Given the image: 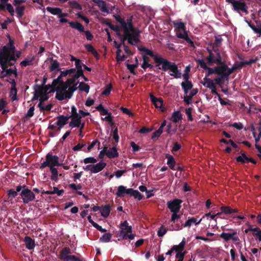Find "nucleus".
Here are the masks:
<instances>
[{
    "label": "nucleus",
    "instance_id": "1",
    "mask_svg": "<svg viewBox=\"0 0 261 261\" xmlns=\"http://www.w3.org/2000/svg\"><path fill=\"white\" fill-rule=\"evenodd\" d=\"M205 60L210 65H213L214 64L217 65L214 68L208 67L206 63L203 60H197L198 65L204 70L207 71V75H210L213 73L217 74L219 76L222 75V73H219L218 71L221 67L225 65V63L222 61V58L220 55V50H211L209 51V55L205 58Z\"/></svg>",
    "mask_w": 261,
    "mask_h": 261
},
{
    "label": "nucleus",
    "instance_id": "2",
    "mask_svg": "<svg viewBox=\"0 0 261 261\" xmlns=\"http://www.w3.org/2000/svg\"><path fill=\"white\" fill-rule=\"evenodd\" d=\"M18 192H20V198L24 204H28L35 199V194L24 185L22 186L21 185H18L16 187V191L13 189L8 190L7 196L8 198L12 200L18 195Z\"/></svg>",
    "mask_w": 261,
    "mask_h": 261
},
{
    "label": "nucleus",
    "instance_id": "3",
    "mask_svg": "<svg viewBox=\"0 0 261 261\" xmlns=\"http://www.w3.org/2000/svg\"><path fill=\"white\" fill-rule=\"evenodd\" d=\"M15 48L13 46H4L0 51V65L2 69L6 68L5 65L9 63V66H13L16 61L14 55Z\"/></svg>",
    "mask_w": 261,
    "mask_h": 261
},
{
    "label": "nucleus",
    "instance_id": "4",
    "mask_svg": "<svg viewBox=\"0 0 261 261\" xmlns=\"http://www.w3.org/2000/svg\"><path fill=\"white\" fill-rule=\"evenodd\" d=\"M243 67L242 62H236L230 68L226 64L223 65L221 69L218 68L219 73H222V75L215 78V84L221 85L225 80H228L229 76L236 70L242 68Z\"/></svg>",
    "mask_w": 261,
    "mask_h": 261
},
{
    "label": "nucleus",
    "instance_id": "5",
    "mask_svg": "<svg viewBox=\"0 0 261 261\" xmlns=\"http://www.w3.org/2000/svg\"><path fill=\"white\" fill-rule=\"evenodd\" d=\"M136 33L137 34V35H135L134 33L131 32V31L128 30H123V37L120 38L121 45H123L124 46L125 45V41L127 40L128 43L131 45H135L136 43H137L140 42L139 37L140 35L141 32L139 30L136 28Z\"/></svg>",
    "mask_w": 261,
    "mask_h": 261
},
{
    "label": "nucleus",
    "instance_id": "6",
    "mask_svg": "<svg viewBox=\"0 0 261 261\" xmlns=\"http://www.w3.org/2000/svg\"><path fill=\"white\" fill-rule=\"evenodd\" d=\"M181 202L182 201L178 199H175L167 202L168 207L172 213L171 221L173 223L177 222L178 219H180V216L179 215H178L177 213L179 212L181 207L180 204Z\"/></svg>",
    "mask_w": 261,
    "mask_h": 261
},
{
    "label": "nucleus",
    "instance_id": "7",
    "mask_svg": "<svg viewBox=\"0 0 261 261\" xmlns=\"http://www.w3.org/2000/svg\"><path fill=\"white\" fill-rule=\"evenodd\" d=\"M61 165L62 164L59 163V158L56 155H53L51 152H48L45 156V160L41 163L39 168L43 170L46 167L50 168Z\"/></svg>",
    "mask_w": 261,
    "mask_h": 261
},
{
    "label": "nucleus",
    "instance_id": "8",
    "mask_svg": "<svg viewBox=\"0 0 261 261\" xmlns=\"http://www.w3.org/2000/svg\"><path fill=\"white\" fill-rule=\"evenodd\" d=\"M63 76L60 74L56 79L53 80L52 82V85L53 87H55V89H54L51 90L52 92H57L56 94V98L59 100H64V97L60 94L62 91L64 90V84L63 83H65L62 80Z\"/></svg>",
    "mask_w": 261,
    "mask_h": 261
},
{
    "label": "nucleus",
    "instance_id": "9",
    "mask_svg": "<svg viewBox=\"0 0 261 261\" xmlns=\"http://www.w3.org/2000/svg\"><path fill=\"white\" fill-rule=\"evenodd\" d=\"M115 18L116 20L121 24L123 30L128 29L131 32L134 33L135 35H137V34L135 32L136 31V28H135L133 23V16H130L126 20L119 15L115 16Z\"/></svg>",
    "mask_w": 261,
    "mask_h": 261
},
{
    "label": "nucleus",
    "instance_id": "10",
    "mask_svg": "<svg viewBox=\"0 0 261 261\" xmlns=\"http://www.w3.org/2000/svg\"><path fill=\"white\" fill-rule=\"evenodd\" d=\"M120 230L119 231V237L120 238L125 237L126 234L132 232V227L129 225L128 222L125 220L121 222L119 225Z\"/></svg>",
    "mask_w": 261,
    "mask_h": 261
},
{
    "label": "nucleus",
    "instance_id": "11",
    "mask_svg": "<svg viewBox=\"0 0 261 261\" xmlns=\"http://www.w3.org/2000/svg\"><path fill=\"white\" fill-rule=\"evenodd\" d=\"M232 7L233 10L239 14L242 12L244 13L245 14H248L249 13L248 6L245 2L237 1Z\"/></svg>",
    "mask_w": 261,
    "mask_h": 261
},
{
    "label": "nucleus",
    "instance_id": "12",
    "mask_svg": "<svg viewBox=\"0 0 261 261\" xmlns=\"http://www.w3.org/2000/svg\"><path fill=\"white\" fill-rule=\"evenodd\" d=\"M60 21L62 23L68 22L72 28L75 29L82 33L84 32V27L83 24L78 21H69L68 19L63 17L60 18Z\"/></svg>",
    "mask_w": 261,
    "mask_h": 261
},
{
    "label": "nucleus",
    "instance_id": "13",
    "mask_svg": "<svg viewBox=\"0 0 261 261\" xmlns=\"http://www.w3.org/2000/svg\"><path fill=\"white\" fill-rule=\"evenodd\" d=\"M78 84L79 82H76L75 84H72L71 86L68 87L67 88L68 90L66 89L65 90L61 92L60 94L64 97V99L65 98L70 99L72 97L73 92L78 88V87H76Z\"/></svg>",
    "mask_w": 261,
    "mask_h": 261
},
{
    "label": "nucleus",
    "instance_id": "14",
    "mask_svg": "<svg viewBox=\"0 0 261 261\" xmlns=\"http://www.w3.org/2000/svg\"><path fill=\"white\" fill-rule=\"evenodd\" d=\"M82 116L80 115L72 116L71 121L70 122L69 127L72 128L76 127H79L81 124V119Z\"/></svg>",
    "mask_w": 261,
    "mask_h": 261
},
{
    "label": "nucleus",
    "instance_id": "15",
    "mask_svg": "<svg viewBox=\"0 0 261 261\" xmlns=\"http://www.w3.org/2000/svg\"><path fill=\"white\" fill-rule=\"evenodd\" d=\"M37 88L39 90V93H45V94H49L50 93H53L51 90L55 89L56 88L53 87L52 84L51 85H44L42 86L36 85Z\"/></svg>",
    "mask_w": 261,
    "mask_h": 261
},
{
    "label": "nucleus",
    "instance_id": "16",
    "mask_svg": "<svg viewBox=\"0 0 261 261\" xmlns=\"http://www.w3.org/2000/svg\"><path fill=\"white\" fill-rule=\"evenodd\" d=\"M21 1L19 0H14L13 4L16 6V11L19 18H21L24 14V10L25 9L24 6H19V5L21 3Z\"/></svg>",
    "mask_w": 261,
    "mask_h": 261
},
{
    "label": "nucleus",
    "instance_id": "17",
    "mask_svg": "<svg viewBox=\"0 0 261 261\" xmlns=\"http://www.w3.org/2000/svg\"><path fill=\"white\" fill-rule=\"evenodd\" d=\"M107 164L100 161L96 164H92V173H97L102 171L106 166Z\"/></svg>",
    "mask_w": 261,
    "mask_h": 261
},
{
    "label": "nucleus",
    "instance_id": "18",
    "mask_svg": "<svg viewBox=\"0 0 261 261\" xmlns=\"http://www.w3.org/2000/svg\"><path fill=\"white\" fill-rule=\"evenodd\" d=\"M186 244L185 239L184 238L182 241L179 243L178 245H174L172 247V250L176 252V254H179L180 255H184L185 253H182L184 250Z\"/></svg>",
    "mask_w": 261,
    "mask_h": 261
},
{
    "label": "nucleus",
    "instance_id": "19",
    "mask_svg": "<svg viewBox=\"0 0 261 261\" xmlns=\"http://www.w3.org/2000/svg\"><path fill=\"white\" fill-rule=\"evenodd\" d=\"M25 247L29 250H32L35 246V241L29 236H26L23 240Z\"/></svg>",
    "mask_w": 261,
    "mask_h": 261
},
{
    "label": "nucleus",
    "instance_id": "20",
    "mask_svg": "<svg viewBox=\"0 0 261 261\" xmlns=\"http://www.w3.org/2000/svg\"><path fill=\"white\" fill-rule=\"evenodd\" d=\"M71 253V250L67 247H64L60 252L59 258L61 260L64 261L66 257H68Z\"/></svg>",
    "mask_w": 261,
    "mask_h": 261
},
{
    "label": "nucleus",
    "instance_id": "21",
    "mask_svg": "<svg viewBox=\"0 0 261 261\" xmlns=\"http://www.w3.org/2000/svg\"><path fill=\"white\" fill-rule=\"evenodd\" d=\"M170 71L172 72V73H170L171 76H174L175 78L178 79L180 78L181 76V73L178 69L177 66L174 63L171 67L170 69Z\"/></svg>",
    "mask_w": 261,
    "mask_h": 261
},
{
    "label": "nucleus",
    "instance_id": "22",
    "mask_svg": "<svg viewBox=\"0 0 261 261\" xmlns=\"http://www.w3.org/2000/svg\"><path fill=\"white\" fill-rule=\"evenodd\" d=\"M150 98L151 102L155 105V107L161 108L163 105V100L161 98H157L152 94H150Z\"/></svg>",
    "mask_w": 261,
    "mask_h": 261
},
{
    "label": "nucleus",
    "instance_id": "23",
    "mask_svg": "<svg viewBox=\"0 0 261 261\" xmlns=\"http://www.w3.org/2000/svg\"><path fill=\"white\" fill-rule=\"evenodd\" d=\"M220 210L221 211V213L226 215H230L236 213L238 212V210L237 208H232L228 206H222L220 207Z\"/></svg>",
    "mask_w": 261,
    "mask_h": 261
},
{
    "label": "nucleus",
    "instance_id": "24",
    "mask_svg": "<svg viewBox=\"0 0 261 261\" xmlns=\"http://www.w3.org/2000/svg\"><path fill=\"white\" fill-rule=\"evenodd\" d=\"M94 1V3L96 4L97 6L100 8V10L102 12L109 13V10L107 8V4L106 2L102 0H95Z\"/></svg>",
    "mask_w": 261,
    "mask_h": 261
},
{
    "label": "nucleus",
    "instance_id": "25",
    "mask_svg": "<svg viewBox=\"0 0 261 261\" xmlns=\"http://www.w3.org/2000/svg\"><path fill=\"white\" fill-rule=\"evenodd\" d=\"M107 156L110 159L117 158L119 156L117 149L115 146L110 148L109 150L107 149Z\"/></svg>",
    "mask_w": 261,
    "mask_h": 261
},
{
    "label": "nucleus",
    "instance_id": "26",
    "mask_svg": "<svg viewBox=\"0 0 261 261\" xmlns=\"http://www.w3.org/2000/svg\"><path fill=\"white\" fill-rule=\"evenodd\" d=\"M181 86L184 89L185 94L186 95L193 87V85L191 81L183 82L181 83Z\"/></svg>",
    "mask_w": 261,
    "mask_h": 261
},
{
    "label": "nucleus",
    "instance_id": "27",
    "mask_svg": "<svg viewBox=\"0 0 261 261\" xmlns=\"http://www.w3.org/2000/svg\"><path fill=\"white\" fill-rule=\"evenodd\" d=\"M111 212V207L109 204L105 205L100 210L101 216L104 218H107Z\"/></svg>",
    "mask_w": 261,
    "mask_h": 261
},
{
    "label": "nucleus",
    "instance_id": "28",
    "mask_svg": "<svg viewBox=\"0 0 261 261\" xmlns=\"http://www.w3.org/2000/svg\"><path fill=\"white\" fill-rule=\"evenodd\" d=\"M49 170L51 172L50 179L55 182H57L58 180V171L55 167H50Z\"/></svg>",
    "mask_w": 261,
    "mask_h": 261
},
{
    "label": "nucleus",
    "instance_id": "29",
    "mask_svg": "<svg viewBox=\"0 0 261 261\" xmlns=\"http://www.w3.org/2000/svg\"><path fill=\"white\" fill-rule=\"evenodd\" d=\"M205 72H206V75H205V77L204 78V80L205 81L204 85L209 89H212V88L214 89V87L216 86H215V84L214 82V81L213 80L207 79L206 77L208 75H207V71L206 70H205Z\"/></svg>",
    "mask_w": 261,
    "mask_h": 261
},
{
    "label": "nucleus",
    "instance_id": "30",
    "mask_svg": "<svg viewBox=\"0 0 261 261\" xmlns=\"http://www.w3.org/2000/svg\"><path fill=\"white\" fill-rule=\"evenodd\" d=\"M51 63L50 65L49 69L51 71H60V69L59 68V63L56 60H54L53 58L50 59Z\"/></svg>",
    "mask_w": 261,
    "mask_h": 261
},
{
    "label": "nucleus",
    "instance_id": "31",
    "mask_svg": "<svg viewBox=\"0 0 261 261\" xmlns=\"http://www.w3.org/2000/svg\"><path fill=\"white\" fill-rule=\"evenodd\" d=\"M166 158L167 159V164L171 169H174V167L175 165V161L172 155L167 154Z\"/></svg>",
    "mask_w": 261,
    "mask_h": 261
},
{
    "label": "nucleus",
    "instance_id": "32",
    "mask_svg": "<svg viewBox=\"0 0 261 261\" xmlns=\"http://www.w3.org/2000/svg\"><path fill=\"white\" fill-rule=\"evenodd\" d=\"M77 76H75L73 75L71 78L68 79L65 83H63L64 84V90L67 89L68 87L71 86L72 84H75V81L77 79Z\"/></svg>",
    "mask_w": 261,
    "mask_h": 261
},
{
    "label": "nucleus",
    "instance_id": "33",
    "mask_svg": "<svg viewBox=\"0 0 261 261\" xmlns=\"http://www.w3.org/2000/svg\"><path fill=\"white\" fill-rule=\"evenodd\" d=\"M46 10L50 13L51 14L56 15H59V14H61L62 12V10L60 8H54V7H47L46 8Z\"/></svg>",
    "mask_w": 261,
    "mask_h": 261
},
{
    "label": "nucleus",
    "instance_id": "34",
    "mask_svg": "<svg viewBox=\"0 0 261 261\" xmlns=\"http://www.w3.org/2000/svg\"><path fill=\"white\" fill-rule=\"evenodd\" d=\"M177 36L179 38L185 39V40L189 43V45L193 47H195L194 42L187 36V35L185 34H182L181 33H177Z\"/></svg>",
    "mask_w": 261,
    "mask_h": 261
},
{
    "label": "nucleus",
    "instance_id": "35",
    "mask_svg": "<svg viewBox=\"0 0 261 261\" xmlns=\"http://www.w3.org/2000/svg\"><path fill=\"white\" fill-rule=\"evenodd\" d=\"M35 59V57L33 56L31 58H27L24 60L21 61L20 65L21 66L26 67L29 65H32L33 64V61Z\"/></svg>",
    "mask_w": 261,
    "mask_h": 261
},
{
    "label": "nucleus",
    "instance_id": "36",
    "mask_svg": "<svg viewBox=\"0 0 261 261\" xmlns=\"http://www.w3.org/2000/svg\"><path fill=\"white\" fill-rule=\"evenodd\" d=\"M57 121L55 123V125L63 127L65 124H67V122L64 119V115H60L57 117Z\"/></svg>",
    "mask_w": 261,
    "mask_h": 261
},
{
    "label": "nucleus",
    "instance_id": "37",
    "mask_svg": "<svg viewBox=\"0 0 261 261\" xmlns=\"http://www.w3.org/2000/svg\"><path fill=\"white\" fill-rule=\"evenodd\" d=\"M85 47L87 50L92 53L95 57L97 58L98 57V54L97 50L91 44H86L85 45Z\"/></svg>",
    "mask_w": 261,
    "mask_h": 261
},
{
    "label": "nucleus",
    "instance_id": "38",
    "mask_svg": "<svg viewBox=\"0 0 261 261\" xmlns=\"http://www.w3.org/2000/svg\"><path fill=\"white\" fill-rule=\"evenodd\" d=\"M68 4L72 9L82 10V6L76 1H71L68 2Z\"/></svg>",
    "mask_w": 261,
    "mask_h": 261
},
{
    "label": "nucleus",
    "instance_id": "39",
    "mask_svg": "<svg viewBox=\"0 0 261 261\" xmlns=\"http://www.w3.org/2000/svg\"><path fill=\"white\" fill-rule=\"evenodd\" d=\"M174 63L171 62L165 59L162 64V68L159 67V69H162L163 71H166L167 70H170V68Z\"/></svg>",
    "mask_w": 261,
    "mask_h": 261
},
{
    "label": "nucleus",
    "instance_id": "40",
    "mask_svg": "<svg viewBox=\"0 0 261 261\" xmlns=\"http://www.w3.org/2000/svg\"><path fill=\"white\" fill-rule=\"evenodd\" d=\"M222 40L221 38L216 37L214 42L212 44V49L214 50H219V47L221 44Z\"/></svg>",
    "mask_w": 261,
    "mask_h": 261
},
{
    "label": "nucleus",
    "instance_id": "41",
    "mask_svg": "<svg viewBox=\"0 0 261 261\" xmlns=\"http://www.w3.org/2000/svg\"><path fill=\"white\" fill-rule=\"evenodd\" d=\"M138 49L141 51L144 52L145 54L144 55H145L146 56L148 55L153 58V57L155 55V54H153L152 50L147 49V48L143 46H141L139 47Z\"/></svg>",
    "mask_w": 261,
    "mask_h": 261
},
{
    "label": "nucleus",
    "instance_id": "42",
    "mask_svg": "<svg viewBox=\"0 0 261 261\" xmlns=\"http://www.w3.org/2000/svg\"><path fill=\"white\" fill-rule=\"evenodd\" d=\"M136 64H126L127 68L129 70L130 72L134 75L136 74V72L135 71V69L136 68H137L138 66V60L137 58H136Z\"/></svg>",
    "mask_w": 261,
    "mask_h": 261
},
{
    "label": "nucleus",
    "instance_id": "43",
    "mask_svg": "<svg viewBox=\"0 0 261 261\" xmlns=\"http://www.w3.org/2000/svg\"><path fill=\"white\" fill-rule=\"evenodd\" d=\"M172 120L175 122H178L181 119V114L179 111L174 112L172 115Z\"/></svg>",
    "mask_w": 261,
    "mask_h": 261
},
{
    "label": "nucleus",
    "instance_id": "44",
    "mask_svg": "<svg viewBox=\"0 0 261 261\" xmlns=\"http://www.w3.org/2000/svg\"><path fill=\"white\" fill-rule=\"evenodd\" d=\"M8 65H9V63H6V64L5 65L6 68L5 69H3V70H5L6 71V74L5 75H4V76L6 75L10 76L12 74H14L16 76L17 75L16 69H15V70H13L12 68L7 69Z\"/></svg>",
    "mask_w": 261,
    "mask_h": 261
},
{
    "label": "nucleus",
    "instance_id": "45",
    "mask_svg": "<svg viewBox=\"0 0 261 261\" xmlns=\"http://www.w3.org/2000/svg\"><path fill=\"white\" fill-rule=\"evenodd\" d=\"M125 187L123 186H119L118 187V191L116 193V195L118 197H123L124 194H125Z\"/></svg>",
    "mask_w": 261,
    "mask_h": 261
},
{
    "label": "nucleus",
    "instance_id": "46",
    "mask_svg": "<svg viewBox=\"0 0 261 261\" xmlns=\"http://www.w3.org/2000/svg\"><path fill=\"white\" fill-rule=\"evenodd\" d=\"M173 24L174 27H175L178 31H185V25L182 21L178 20L176 22H174Z\"/></svg>",
    "mask_w": 261,
    "mask_h": 261
},
{
    "label": "nucleus",
    "instance_id": "47",
    "mask_svg": "<svg viewBox=\"0 0 261 261\" xmlns=\"http://www.w3.org/2000/svg\"><path fill=\"white\" fill-rule=\"evenodd\" d=\"M78 88L81 91H85V92L88 93L89 92L90 86L88 84L84 82H81L80 83Z\"/></svg>",
    "mask_w": 261,
    "mask_h": 261
},
{
    "label": "nucleus",
    "instance_id": "48",
    "mask_svg": "<svg viewBox=\"0 0 261 261\" xmlns=\"http://www.w3.org/2000/svg\"><path fill=\"white\" fill-rule=\"evenodd\" d=\"M112 238V234L110 233H107L103 234L99 239V241L101 242L107 243L109 242Z\"/></svg>",
    "mask_w": 261,
    "mask_h": 261
},
{
    "label": "nucleus",
    "instance_id": "49",
    "mask_svg": "<svg viewBox=\"0 0 261 261\" xmlns=\"http://www.w3.org/2000/svg\"><path fill=\"white\" fill-rule=\"evenodd\" d=\"M245 21L255 33L261 35V27H256L254 24H252L250 21L247 20H245Z\"/></svg>",
    "mask_w": 261,
    "mask_h": 261
},
{
    "label": "nucleus",
    "instance_id": "50",
    "mask_svg": "<svg viewBox=\"0 0 261 261\" xmlns=\"http://www.w3.org/2000/svg\"><path fill=\"white\" fill-rule=\"evenodd\" d=\"M236 234L235 232L232 233H226V232H222L220 234V237L223 239L225 241L228 242L229 240L231 239L232 236H233Z\"/></svg>",
    "mask_w": 261,
    "mask_h": 261
},
{
    "label": "nucleus",
    "instance_id": "51",
    "mask_svg": "<svg viewBox=\"0 0 261 261\" xmlns=\"http://www.w3.org/2000/svg\"><path fill=\"white\" fill-rule=\"evenodd\" d=\"M196 94V89H194L190 95H186L184 97V101L187 104H190L192 101V97Z\"/></svg>",
    "mask_w": 261,
    "mask_h": 261
},
{
    "label": "nucleus",
    "instance_id": "52",
    "mask_svg": "<svg viewBox=\"0 0 261 261\" xmlns=\"http://www.w3.org/2000/svg\"><path fill=\"white\" fill-rule=\"evenodd\" d=\"M198 122H208L209 121V117L207 115H199L197 116V121Z\"/></svg>",
    "mask_w": 261,
    "mask_h": 261
},
{
    "label": "nucleus",
    "instance_id": "53",
    "mask_svg": "<svg viewBox=\"0 0 261 261\" xmlns=\"http://www.w3.org/2000/svg\"><path fill=\"white\" fill-rule=\"evenodd\" d=\"M154 62L156 63V66H159L162 64L164 62L165 59L163 58L161 56L155 55L153 57Z\"/></svg>",
    "mask_w": 261,
    "mask_h": 261
},
{
    "label": "nucleus",
    "instance_id": "54",
    "mask_svg": "<svg viewBox=\"0 0 261 261\" xmlns=\"http://www.w3.org/2000/svg\"><path fill=\"white\" fill-rule=\"evenodd\" d=\"M17 90L15 87H11L10 91V96H12L11 99L14 101L17 99Z\"/></svg>",
    "mask_w": 261,
    "mask_h": 261
},
{
    "label": "nucleus",
    "instance_id": "55",
    "mask_svg": "<svg viewBox=\"0 0 261 261\" xmlns=\"http://www.w3.org/2000/svg\"><path fill=\"white\" fill-rule=\"evenodd\" d=\"M97 162V160L94 157H88L84 159V163L85 164H94Z\"/></svg>",
    "mask_w": 261,
    "mask_h": 261
},
{
    "label": "nucleus",
    "instance_id": "56",
    "mask_svg": "<svg viewBox=\"0 0 261 261\" xmlns=\"http://www.w3.org/2000/svg\"><path fill=\"white\" fill-rule=\"evenodd\" d=\"M64 261H83V260L80 257L71 255L66 257V259Z\"/></svg>",
    "mask_w": 261,
    "mask_h": 261
},
{
    "label": "nucleus",
    "instance_id": "57",
    "mask_svg": "<svg viewBox=\"0 0 261 261\" xmlns=\"http://www.w3.org/2000/svg\"><path fill=\"white\" fill-rule=\"evenodd\" d=\"M34 106L31 107L29 110L28 111L27 114H25V117L28 119H29L33 117L34 115Z\"/></svg>",
    "mask_w": 261,
    "mask_h": 261
},
{
    "label": "nucleus",
    "instance_id": "58",
    "mask_svg": "<svg viewBox=\"0 0 261 261\" xmlns=\"http://www.w3.org/2000/svg\"><path fill=\"white\" fill-rule=\"evenodd\" d=\"M247 156L245 152H241V155L236 157V160L237 162L241 163L242 164H244L243 159L245 158Z\"/></svg>",
    "mask_w": 261,
    "mask_h": 261
},
{
    "label": "nucleus",
    "instance_id": "59",
    "mask_svg": "<svg viewBox=\"0 0 261 261\" xmlns=\"http://www.w3.org/2000/svg\"><path fill=\"white\" fill-rule=\"evenodd\" d=\"M135 198L137 199L138 200H141L143 197V195H142L138 190H135V192H133L132 195Z\"/></svg>",
    "mask_w": 261,
    "mask_h": 261
},
{
    "label": "nucleus",
    "instance_id": "60",
    "mask_svg": "<svg viewBox=\"0 0 261 261\" xmlns=\"http://www.w3.org/2000/svg\"><path fill=\"white\" fill-rule=\"evenodd\" d=\"M192 223L196 224V218H195L193 217L191 219L188 220L185 222V223L184 224V227L190 226Z\"/></svg>",
    "mask_w": 261,
    "mask_h": 261
},
{
    "label": "nucleus",
    "instance_id": "61",
    "mask_svg": "<svg viewBox=\"0 0 261 261\" xmlns=\"http://www.w3.org/2000/svg\"><path fill=\"white\" fill-rule=\"evenodd\" d=\"M96 144H98V146L100 145V142L98 140H95L89 145L87 148V150L86 151L89 152L92 149Z\"/></svg>",
    "mask_w": 261,
    "mask_h": 261
},
{
    "label": "nucleus",
    "instance_id": "62",
    "mask_svg": "<svg viewBox=\"0 0 261 261\" xmlns=\"http://www.w3.org/2000/svg\"><path fill=\"white\" fill-rule=\"evenodd\" d=\"M7 10L10 13L11 16H13L14 14V10L12 6V5L10 3L6 5V10Z\"/></svg>",
    "mask_w": 261,
    "mask_h": 261
},
{
    "label": "nucleus",
    "instance_id": "63",
    "mask_svg": "<svg viewBox=\"0 0 261 261\" xmlns=\"http://www.w3.org/2000/svg\"><path fill=\"white\" fill-rule=\"evenodd\" d=\"M53 194H56L58 196H61L64 193V191L63 189L59 190L57 187H54L53 188Z\"/></svg>",
    "mask_w": 261,
    "mask_h": 261
},
{
    "label": "nucleus",
    "instance_id": "64",
    "mask_svg": "<svg viewBox=\"0 0 261 261\" xmlns=\"http://www.w3.org/2000/svg\"><path fill=\"white\" fill-rule=\"evenodd\" d=\"M166 232V229L164 228L163 226H162L158 231V235L160 237H163Z\"/></svg>",
    "mask_w": 261,
    "mask_h": 261
}]
</instances>
